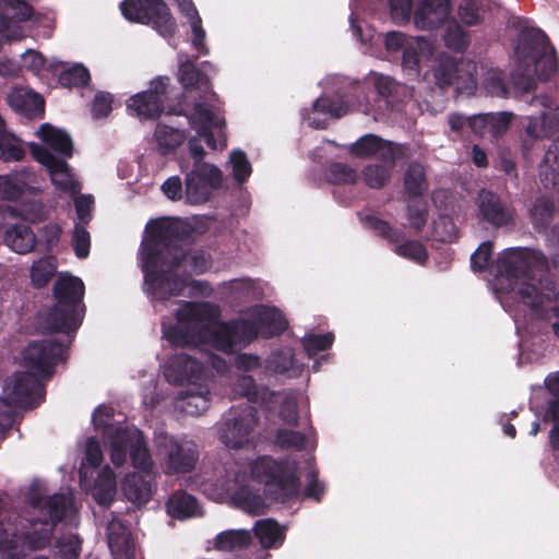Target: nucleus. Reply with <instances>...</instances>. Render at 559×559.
Masks as SVG:
<instances>
[{
	"label": "nucleus",
	"instance_id": "obj_55",
	"mask_svg": "<svg viewBox=\"0 0 559 559\" xmlns=\"http://www.w3.org/2000/svg\"><path fill=\"white\" fill-rule=\"evenodd\" d=\"M275 443L281 449L301 451L306 448V436L300 431L281 428L276 431Z\"/></svg>",
	"mask_w": 559,
	"mask_h": 559
},
{
	"label": "nucleus",
	"instance_id": "obj_14",
	"mask_svg": "<svg viewBox=\"0 0 559 559\" xmlns=\"http://www.w3.org/2000/svg\"><path fill=\"white\" fill-rule=\"evenodd\" d=\"M186 195L189 202L201 204L209 201L212 191L222 185V171L212 164L198 165L186 176Z\"/></svg>",
	"mask_w": 559,
	"mask_h": 559
},
{
	"label": "nucleus",
	"instance_id": "obj_35",
	"mask_svg": "<svg viewBox=\"0 0 559 559\" xmlns=\"http://www.w3.org/2000/svg\"><path fill=\"white\" fill-rule=\"evenodd\" d=\"M198 500L186 491L174 492L166 502L167 513L177 520H185L195 514Z\"/></svg>",
	"mask_w": 559,
	"mask_h": 559
},
{
	"label": "nucleus",
	"instance_id": "obj_60",
	"mask_svg": "<svg viewBox=\"0 0 559 559\" xmlns=\"http://www.w3.org/2000/svg\"><path fill=\"white\" fill-rule=\"evenodd\" d=\"M555 205L554 202L546 198H537L531 209V216L535 225H544L550 222L554 216Z\"/></svg>",
	"mask_w": 559,
	"mask_h": 559
},
{
	"label": "nucleus",
	"instance_id": "obj_63",
	"mask_svg": "<svg viewBox=\"0 0 559 559\" xmlns=\"http://www.w3.org/2000/svg\"><path fill=\"white\" fill-rule=\"evenodd\" d=\"M372 81L373 87L378 95L385 99L393 97L397 93V90L401 87V84L392 76L381 73H373Z\"/></svg>",
	"mask_w": 559,
	"mask_h": 559
},
{
	"label": "nucleus",
	"instance_id": "obj_23",
	"mask_svg": "<svg viewBox=\"0 0 559 559\" xmlns=\"http://www.w3.org/2000/svg\"><path fill=\"white\" fill-rule=\"evenodd\" d=\"M251 323L257 330V337L261 336L265 340L283 334L288 328V321L276 307L262 306Z\"/></svg>",
	"mask_w": 559,
	"mask_h": 559
},
{
	"label": "nucleus",
	"instance_id": "obj_15",
	"mask_svg": "<svg viewBox=\"0 0 559 559\" xmlns=\"http://www.w3.org/2000/svg\"><path fill=\"white\" fill-rule=\"evenodd\" d=\"M477 218L493 228L507 227L514 222V209L497 193L481 189L476 199Z\"/></svg>",
	"mask_w": 559,
	"mask_h": 559
},
{
	"label": "nucleus",
	"instance_id": "obj_18",
	"mask_svg": "<svg viewBox=\"0 0 559 559\" xmlns=\"http://www.w3.org/2000/svg\"><path fill=\"white\" fill-rule=\"evenodd\" d=\"M451 9L450 0H421L414 11V23L424 31L436 29L447 21Z\"/></svg>",
	"mask_w": 559,
	"mask_h": 559
},
{
	"label": "nucleus",
	"instance_id": "obj_31",
	"mask_svg": "<svg viewBox=\"0 0 559 559\" xmlns=\"http://www.w3.org/2000/svg\"><path fill=\"white\" fill-rule=\"evenodd\" d=\"M28 499L34 508H38L44 504L45 509H47L51 521L50 524H52V526L62 521L69 504L68 498L63 493H55L45 500L44 497L38 492H34L33 489L28 493Z\"/></svg>",
	"mask_w": 559,
	"mask_h": 559
},
{
	"label": "nucleus",
	"instance_id": "obj_56",
	"mask_svg": "<svg viewBox=\"0 0 559 559\" xmlns=\"http://www.w3.org/2000/svg\"><path fill=\"white\" fill-rule=\"evenodd\" d=\"M25 156L24 148L16 143V138L5 131L0 136V158L4 160H21Z\"/></svg>",
	"mask_w": 559,
	"mask_h": 559
},
{
	"label": "nucleus",
	"instance_id": "obj_2",
	"mask_svg": "<svg viewBox=\"0 0 559 559\" xmlns=\"http://www.w3.org/2000/svg\"><path fill=\"white\" fill-rule=\"evenodd\" d=\"M497 276L510 284L523 280L516 290L520 300L531 309H538L559 297V286L549 271L546 255L528 248L506 249L496 262Z\"/></svg>",
	"mask_w": 559,
	"mask_h": 559
},
{
	"label": "nucleus",
	"instance_id": "obj_37",
	"mask_svg": "<svg viewBox=\"0 0 559 559\" xmlns=\"http://www.w3.org/2000/svg\"><path fill=\"white\" fill-rule=\"evenodd\" d=\"M131 440L130 428L128 427L115 428L108 436L110 445V461L116 467H120L126 463L128 451L130 452Z\"/></svg>",
	"mask_w": 559,
	"mask_h": 559
},
{
	"label": "nucleus",
	"instance_id": "obj_45",
	"mask_svg": "<svg viewBox=\"0 0 559 559\" xmlns=\"http://www.w3.org/2000/svg\"><path fill=\"white\" fill-rule=\"evenodd\" d=\"M393 167L383 164H368L361 169L362 180L371 189H382L390 182Z\"/></svg>",
	"mask_w": 559,
	"mask_h": 559
},
{
	"label": "nucleus",
	"instance_id": "obj_57",
	"mask_svg": "<svg viewBox=\"0 0 559 559\" xmlns=\"http://www.w3.org/2000/svg\"><path fill=\"white\" fill-rule=\"evenodd\" d=\"M233 166V176L238 183H243L250 177L252 168L247 155L241 150H234L229 157Z\"/></svg>",
	"mask_w": 559,
	"mask_h": 559
},
{
	"label": "nucleus",
	"instance_id": "obj_8",
	"mask_svg": "<svg viewBox=\"0 0 559 559\" xmlns=\"http://www.w3.org/2000/svg\"><path fill=\"white\" fill-rule=\"evenodd\" d=\"M120 10L127 21L152 26L163 37H173L177 31L176 21L164 0H123Z\"/></svg>",
	"mask_w": 559,
	"mask_h": 559
},
{
	"label": "nucleus",
	"instance_id": "obj_10",
	"mask_svg": "<svg viewBox=\"0 0 559 559\" xmlns=\"http://www.w3.org/2000/svg\"><path fill=\"white\" fill-rule=\"evenodd\" d=\"M348 153L361 159L378 156L382 163L395 166L396 160L409 157L411 150L407 144L395 143L377 134L367 133L348 146Z\"/></svg>",
	"mask_w": 559,
	"mask_h": 559
},
{
	"label": "nucleus",
	"instance_id": "obj_16",
	"mask_svg": "<svg viewBox=\"0 0 559 559\" xmlns=\"http://www.w3.org/2000/svg\"><path fill=\"white\" fill-rule=\"evenodd\" d=\"M53 526L48 521L29 520L17 532V556L15 559H23L25 550H39L49 546L52 537Z\"/></svg>",
	"mask_w": 559,
	"mask_h": 559
},
{
	"label": "nucleus",
	"instance_id": "obj_3",
	"mask_svg": "<svg viewBox=\"0 0 559 559\" xmlns=\"http://www.w3.org/2000/svg\"><path fill=\"white\" fill-rule=\"evenodd\" d=\"M85 286L80 277L59 275L52 286L55 305L38 316V328L44 334L63 333L71 338L83 322Z\"/></svg>",
	"mask_w": 559,
	"mask_h": 559
},
{
	"label": "nucleus",
	"instance_id": "obj_13",
	"mask_svg": "<svg viewBox=\"0 0 559 559\" xmlns=\"http://www.w3.org/2000/svg\"><path fill=\"white\" fill-rule=\"evenodd\" d=\"M31 152L34 159L47 168L57 190L72 194L80 191L81 185L74 180L71 167L66 159L57 157L48 147L39 144H34Z\"/></svg>",
	"mask_w": 559,
	"mask_h": 559
},
{
	"label": "nucleus",
	"instance_id": "obj_40",
	"mask_svg": "<svg viewBox=\"0 0 559 559\" xmlns=\"http://www.w3.org/2000/svg\"><path fill=\"white\" fill-rule=\"evenodd\" d=\"M433 75L440 87L455 84L459 79V64L456 59L447 53L440 55L433 68Z\"/></svg>",
	"mask_w": 559,
	"mask_h": 559
},
{
	"label": "nucleus",
	"instance_id": "obj_50",
	"mask_svg": "<svg viewBox=\"0 0 559 559\" xmlns=\"http://www.w3.org/2000/svg\"><path fill=\"white\" fill-rule=\"evenodd\" d=\"M325 177L332 185H354L358 179V174L352 166L334 162L329 165Z\"/></svg>",
	"mask_w": 559,
	"mask_h": 559
},
{
	"label": "nucleus",
	"instance_id": "obj_43",
	"mask_svg": "<svg viewBox=\"0 0 559 559\" xmlns=\"http://www.w3.org/2000/svg\"><path fill=\"white\" fill-rule=\"evenodd\" d=\"M178 79L185 90L200 88L210 83L207 75L199 70L192 60L180 63Z\"/></svg>",
	"mask_w": 559,
	"mask_h": 559
},
{
	"label": "nucleus",
	"instance_id": "obj_54",
	"mask_svg": "<svg viewBox=\"0 0 559 559\" xmlns=\"http://www.w3.org/2000/svg\"><path fill=\"white\" fill-rule=\"evenodd\" d=\"M539 81L547 82L558 72V60L555 48L548 51L543 59L530 64Z\"/></svg>",
	"mask_w": 559,
	"mask_h": 559
},
{
	"label": "nucleus",
	"instance_id": "obj_30",
	"mask_svg": "<svg viewBox=\"0 0 559 559\" xmlns=\"http://www.w3.org/2000/svg\"><path fill=\"white\" fill-rule=\"evenodd\" d=\"M108 547L114 559H134V546L130 534L121 525L108 526Z\"/></svg>",
	"mask_w": 559,
	"mask_h": 559
},
{
	"label": "nucleus",
	"instance_id": "obj_52",
	"mask_svg": "<svg viewBox=\"0 0 559 559\" xmlns=\"http://www.w3.org/2000/svg\"><path fill=\"white\" fill-rule=\"evenodd\" d=\"M445 46L456 52H463L469 45V35L456 22L449 24L443 36Z\"/></svg>",
	"mask_w": 559,
	"mask_h": 559
},
{
	"label": "nucleus",
	"instance_id": "obj_11",
	"mask_svg": "<svg viewBox=\"0 0 559 559\" xmlns=\"http://www.w3.org/2000/svg\"><path fill=\"white\" fill-rule=\"evenodd\" d=\"M66 352L67 346L56 338L33 341L23 350V361L28 369L48 380Z\"/></svg>",
	"mask_w": 559,
	"mask_h": 559
},
{
	"label": "nucleus",
	"instance_id": "obj_46",
	"mask_svg": "<svg viewBox=\"0 0 559 559\" xmlns=\"http://www.w3.org/2000/svg\"><path fill=\"white\" fill-rule=\"evenodd\" d=\"M155 138L160 152L167 154L183 143L186 133L185 131L177 130L166 124H158L155 131Z\"/></svg>",
	"mask_w": 559,
	"mask_h": 559
},
{
	"label": "nucleus",
	"instance_id": "obj_61",
	"mask_svg": "<svg viewBox=\"0 0 559 559\" xmlns=\"http://www.w3.org/2000/svg\"><path fill=\"white\" fill-rule=\"evenodd\" d=\"M190 25L192 31V45L201 55H206L207 49L204 45L205 31L202 27V20L197 8L190 7Z\"/></svg>",
	"mask_w": 559,
	"mask_h": 559
},
{
	"label": "nucleus",
	"instance_id": "obj_20",
	"mask_svg": "<svg viewBox=\"0 0 559 559\" xmlns=\"http://www.w3.org/2000/svg\"><path fill=\"white\" fill-rule=\"evenodd\" d=\"M202 364L188 354H176L170 358L165 370V377L170 383L182 385L200 378Z\"/></svg>",
	"mask_w": 559,
	"mask_h": 559
},
{
	"label": "nucleus",
	"instance_id": "obj_58",
	"mask_svg": "<svg viewBox=\"0 0 559 559\" xmlns=\"http://www.w3.org/2000/svg\"><path fill=\"white\" fill-rule=\"evenodd\" d=\"M266 367L274 373L283 374L293 367V353L290 348H281L271 353Z\"/></svg>",
	"mask_w": 559,
	"mask_h": 559
},
{
	"label": "nucleus",
	"instance_id": "obj_22",
	"mask_svg": "<svg viewBox=\"0 0 559 559\" xmlns=\"http://www.w3.org/2000/svg\"><path fill=\"white\" fill-rule=\"evenodd\" d=\"M167 112L170 115L187 117L189 124L195 131L207 128L225 127V119L216 116L211 106L203 102H197L194 104L193 112L191 115H188L180 102L176 106L169 107Z\"/></svg>",
	"mask_w": 559,
	"mask_h": 559
},
{
	"label": "nucleus",
	"instance_id": "obj_53",
	"mask_svg": "<svg viewBox=\"0 0 559 559\" xmlns=\"http://www.w3.org/2000/svg\"><path fill=\"white\" fill-rule=\"evenodd\" d=\"M395 253L402 258L425 264L428 260L426 247L418 240H406L396 243Z\"/></svg>",
	"mask_w": 559,
	"mask_h": 559
},
{
	"label": "nucleus",
	"instance_id": "obj_36",
	"mask_svg": "<svg viewBox=\"0 0 559 559\" xmlns=\"http://www.w3.org/2000/svg\"><path fill=\"white\" fill-rule=\"evenodd\" d=\"M34 8L25 0H0V15L9 29L11 23H22L32 19Z\"/></svg>",
	"mask_w": 559,
	"mask_h": 559
},
{
	"label": "nucleus",
	"instance_id": "obj_4",
	"mask_svg": "<svg viewBox=\"0 0 559 559\" xmlns=\"http://www.w3.org/2000/svg\"><path fill=\"white\" fill-rule=\"evenodd\" d=\"M295 461L260 456L250 464L254 480L264 485V495L272 502L287 503L299 495L300 479Z\"/></svg>",
	"mask_w": 559,
	"mask_h": 559
},
{
	"label": "nucleus",
	"instance_id": "obj_42",
	"mask_svg": "<svg viewBox=\"0 0 559 559\" xmlns=\"http://www.w3.org/2000/svg\"><path fill=\"white\" fill-rule=\"evenodd\" d=\"M254 534L264 548L275 547L284 539V532L278 523L272 519L260 520L254 527Z\"/></svg>",
	"mask_w": 559,
	"mask_h": 559
},
{
	"label": "nucleus",
	"instance_id": "obj_34",
	"mask_svg": "<svg viewBox=\"0 0 559 559\" xmlns=\"http://www.w3.org/2000/svg\"><path fill=\"white\" fill-rule=\"evenodd\" d=\"M251 542L252 537L248 531L227 530L216 535L214 548L219 551H238L247 549Z\"/></svg>",
	"mask_w": 559,
	"mask_h": 559
},
{
	"label": "nucleus",
	"instance_id": "obj_59",
	"mask_svg": "<svg viewBox=\"0 0 559 559\" xmlns=\"http://www.w3.org/2000/svg\"><path fill=\"white\" fill-rule=\"evenodd\" d=\"M334 342V334L328 332L325 334H307L301 343L308 355H317L320 352L329 349Z\"/></svg>",
	"mask_w": 559,
	"mask_h": 559
},
{
	"label": "nucleus",
	"instance_id": "obj_32",
	"mask_svg": "<svg viewBox=\"0 0 559 559\" xmlns=\"http://www.w3.org/2000/svg\"><path fill=\"white\" fill-rule=\"evenodd\" d=\"M539 178L546 188H556L559 183V144L554 142L545 152L539 165Z\"/></svg>",
	"mask_w": 559,
	"mask_h": 559
},
{
	"label": "nucleus",
	"instance_id": "obj_51",
	"mask_svg": "<svg viewBox=\"0 0 559 559\" xmlns=\"http://www.w3.org/2000/svg\"><path fill=\"white\" fill-rule=\"evenodd\" d=\"M406 214L411 227L416 233H420L426 226L428 219V207L426 202L419 199L407 198Z\"/></svg>",
	"mask_w": 559,
	"mask_h": 559
},
{
	"label": "nucleus",
	"instance_id": "obj_38",
	"mask_svg": "<svg viewBox=\"0 0 559 559\" xmlns=\"http://www.w3.org/2000/svg\"><path fill=\"white\" fill-rule=\"evenodd\" d=\"M27 189V174L24 170L0 176L1 200L16 201L24 194Z\"/></svg>",
	"mask_w": 559,
	"mask_h": 559
},
{
	"label": "nucleus",
	"instance_id": "obj_5",
	"mask_svg": "<svg viewBox=\"0 0 559 559\" xmlns=\"http://www.w3.org/2000/svg\"><path fill=\"white\" fill-rule=\"evenodd\" d=\"M218 310L210 302L183 301L176 310V324L164 328V337L175 347H192L204 344V323L216 319Z\"/></svg>",
	"mask_w": 559,
	"mask_h": 559
},
{
	"label": "nucleus",
	"instance_id": "obj_6",
	"mask_svg": "<svg viewBox=\"0 0 559 559\" xmlns=\"http://www.w3.org/2000/svg\"><path fill=\"white\" fill-rule=\"evenodd\" d=\"M259 425V412L254 405L233 406L224 415L218 427V438L229 449H242L253 441Z\"/></svg>",
	"mask_w": 559,
	"mask_h": 559
},
{
	"label": "nucleus",
	"instance_id": "obj_9",
	"mask_svg": "<svg viewBox=\"0 0 559 559\" xmlns=\"http://www.w3.org/2000/svg\"><path fill=\"white\" fill-rule=\"evenodd\" d=\"M204 344H211L226 354H233L238 347H245L257 338V330L248 319L221 321L214 326L204 323Z\"/></svg>",
	"mask_w": 559,
	"mask_h": 559
},
{
	"label": "nucleus",
	"instance_id": "obj_25",
	"mask_svg": "<svg viewBox=\"0 0 559 559\" xmlns=\"http://www.w3.org/2000/svg\"><path fill=\"white\" fill-rule=\"evenodd\" d=\"M130 459L141 474L154 473V462L143 431L130 428Z\"/></svg>",
	"mask_w": 559,
	"mask_h": 559
},
{
	"label": "nucleus",
	"instance_id": "obj_12",
	"mask_svg": "<svg viewBox=\"0 0 559 559\" xmlns=\"http://www.w3.org/2000/svg\"><path fill=\"white\" fill-rule=\"evenodd\" d=\"M3 394L16 407L33 408L44 399L45 389L35 373L16 371L5 380Z\"/></svg>",
	"mask_w": 559,
	"mask_h": 559
},
{
	"label": "nucleus",
	"instance_id": "obj_44",
	"mask_svg": "<svg viewBox=\"0 0 559 559\" xmlns=\"http://www.w3.org/2000/svg\"><path fill=\"white\" fill-rule=\"evenodd\" d=\"M235 500L243 510L251 514L260 515L267 511L264 497L249 487H241L235 493Z\"/></svg>",
	"mask_w": 559,
	"mask_h": 559
},
{
	"label": "nucleus",
	"instance_id": "obj_27",
	"mask_svg": "<svg viewBox=\"0 0 559 559\" xmlns=\"http://www.w3.org/2000/svg\"><path fill=\"white\" fill-rule=\"evenodd\" d=\"M235 392L241 397L247 399V404H259L264 407H270L273 403L275 393L266 386H259L251 376H241L235 383Z\"/></svg>",
	"mask_w": 559,
	"mask_h": 559
},
{
	"label": "nucleus",
	"instance_id": "obj_64",
	"mask_svg": "<svg viewBox=\"0 0 559 559\" xmlns=\"http://www.w3.org/2000/svg\"><path fill=\"white\" fill-rule=\"evenodd\" d=\"M493 245L491 241H484L471 257V267L474 272H484L487 270L491 260Z\"/></svg>",
	"mask_w": 559,
	"mask_h": 559
},
{
	"label": "nucleus",
	"instance_id": "obj_28",
	"mask_svg": "<svg viewBox=\"0 0 559 559\" xmlns=\"http://www.w3.org/2000/svg\"><path fill=\"white\" fill-rule=\"evenodd\" d=\"M127 109L130 115L138 117L140 120H155L164 112L165 106H162L143 91L128 99Z\"/></svg>",
	"mask_w": 559,
	"mask_h": 559
},
{
	"label": "nucleus",
	"instance_id": "obj_7",
	"mask_svg": "<svg viewBox=\"0 0 559 559\" xmlns=\"http://www.w3.org/2000/svg\"><path fill=\"white\" fill-rule=\"evenodd\" d=\"M160 466L166 475L191 473L199 461L198 445L190 440L177 439L166 432L155 439Z\"/></svg>",
	"mask_w": 559,
	"mask_h": 559
},
{
	"label": "nucleus",
	"instance_id": "obj_41",
	"mask_svg": "<svg viewBox=\"0 0 559 559\" xmlns=\"http://www.w3.org/2000/svg\"><path fill=\"white\" fill-rule=\"evenodd\" d=\"M211 404V393L207 389L199 388L198 391L190 389L181 399L180 408L190 416L203 414Z\"/></svg>",
	"mask_w": 559,
	"mask_h": 559
},
{
	"label": "nucleus",
	"instance_id": "obj_1",
	"mask_svg": "<svg viewBox=\"0 0 559 559\" xmlns=\"http://www.w3.org/2000/svg\"><path fill=\"white\" fill-rule=\"evenodd\" d=\"M145 231L142 269L145 284L154 297L166 300L182 294L187 281L177 274L182 266L188 275H200L210 269L211 257L205 251L189 254L185 247L188 233L178 222L154 219L146 225Z\"/></svg>",
	"mask_w": 559,
	"mask_h": 559
},
{
	"label": "nucleus",
	"instance_id": "obj_33",
	"mask_svg": "<svg viewBox=\"0 0 559 559\" xmlns=\"http://www.w3.org/2000/svg\"><path fill=\"white\" fill-rule=\"evenodd\" d=\"M39 135L45 144L64 157H72L73 143L70 135L49 123H43L39 128Z\"/></svg>",
	"mask_w": 559,
	"mask_h": 559
},
{
	"label": "nucleus",
	"instance_id": "obj_47",
	"mask_svg": "<svg viewBox=\"0 0 559 559\" xmlns=\"http://www.w3.org/2000/svg\"><path fill=\"white\" fill-rule=\"evenodd\" d=\"M365 225L379 237L386 239L391 243H399L405 239L403 230L394 228L389 222L374 215H367L364 219Z\"/></svg>",
	"mask_w": 559,
	"mask_h": 559
},
{
	"label": "nucleus",
	"instance_id": "obj_39",
	"mask_svg": "<svg viewBox=\"0 0 559 559\" xmlns=\"http://www.w3.org/2000/svg\"><path fill=\"white\" fill-rule=\"evenodd\" d=\"M116 495V475L109 466L98 473L94 485V498L100 506H109Z\"/></svg>",
	"mask_w": 559,
	"mask_h": 559
},
{
	"label": "nucleus",
	"instance_id": "obj_49",
	"mask_svg": "<svg viewBox=\"0 0 559 559\" xmlns=\"http://www.w3.org/2000/svg\"><path fill=\"white\" fill-rule=\"evenodd\" d=\"M91 81V74L83 64H74L60 72L58 82L63 87H84Z\"/></svg>",
	"mask_w": 559,
	"mask_h": 559
},
{
	"label": "nucleus",
	"instance_id": "obj_19",
	"mask_svg": "<svg viewBox=\"0 0 559 559\" xmlns=\"http://www.w3.org/2000/svg\"><path fill=\"white\" fill-rule=\"evenodd\" d=\"M548 36L538 28L526 29L521 35V40L515 48V53L521 62L530 66L532 62L543 59L548 51H551Z\"/></svg>",
	"mask_w": 559,
	"mask_h": 559
},
{
	"label": "nucleus",
	"instance_id": "obj_26",
	"mask_svg": "<svg viewBox=\"0 0 559 559\" xmlns=\"http://www.w3.org/2000/svg\"><path fill=\"white\" fill-rule=\"evenodd\" d=\"M403 186L408 199H420L429 190V180L426 166L418 162H411L403 176Z\"/></svg>",
	"mask_w": 559,
	"mask_h": 559
},
{
	"label": "nucleus",
	"instance_id": "obj_21",
	"mask_svg": "<svg viewBox=\"0 0 559 559\" xmlns=\"http://www.w3.org/2000/svg\"><path fill=\"white\" fill-rule=\"evenodd\" d=\"M154 480L155 473H129L121 481V491L130 502L143 506L150 501L153 495Z\"/></svg>",
	"mask_w": 559,
	"mask_h": 559
},
{
	"label": "nucleus",
	"instance_id": "obj_29",
	"mask_svg": "<svg viewBox=\"0 0 559 559\" xmlns=\"http://www.w3.org/2000/svg\"><path fill=\"white\" fill-rule=\"evenodd\" d=\"M4 241L16 253L31 252L37 242V236L26 224H15L4 233Z\"/></svg>",
	"mask_w": 559,
	"mask_h": 559
},
{
	"label": "nucleus",
	"instance_id": "obj_48",
	"mask_svg": "<svg viewBox=\"0 0 559 559\" xmlns=\"http://www.w3.org/2000/svg\"><path fill=\"white\" fill-rule=\"evenodd\" d=\"M53 257H44L35 261L31 267V280L36 288L45 287L56 273Z\"/></svg>",
	"mask_w": 559,
	"mask_h": 559
},
{
	"label": "nucleus",
	"instance_id": "obj_17",
	"mask_svg": "<svg viewBox=\"0 0 559 559\" xmlns=\"http://www.w3.org/2000/svg\"><path fill=\"white\" fill-rule=\"evenodd\" d=\"M513 114L508 111L477 114L471 116L469 130L479 138H501L510 128Z\"/></svg>",
	"mask_w": 559,
	"mask_h": 559
},
{
	"label": "nucleus",
	"instance_id": "obj_62",
	"mask_svg": "<svg viewBox=\"0 0 559 559\" xmlns=\"http://www.w3.org/2000/svg\"><path fill=\"white\" fill-rule=\"evenodd\" d=\"M419 45H409L404 48L402 53V68L411 76L420 74V51Z\"/></svg>",
	"mask_w": 559,
	"mask_h": 559
},
{
	"label": "nucleus",
	"instance_id": "obj_24",
	"mask_svg": "<svg viewBox=\"0 0 559 559\" xmlns=\"http://www.w3.org/2000/svg\"><path fill=\"white\" fill-rule=\"evenodd\" d=\"M9 106L17 114L27 118H43L45 100L36 92L24 88H14L7 97Z\"/></svg>",
	"mask_w": 559,
	"mask_h": 559
}]
</instances>
